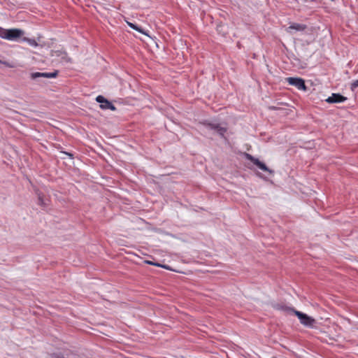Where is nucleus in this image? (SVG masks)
Listing matches in <instances>:
<instances>
[{"mask_svg":"<svg viewBox=\"0 0 358 358\" xmlns=\"http://www.w3.org/2000/svg\"><path fill=\"white\" fill-rule=\"evenodd\" d=\"M357 87H358V80H354L351 83V87H350L352 90H355Z\"/></svg>","mask_w":358,"mask_h":358,"instance_id":"16","label":"nucleus"},{"mask_svg":"<svg viewBox=\"0 0 358 358\" xmlns=\"http://www.w3.org/2000/svg\"><path fill=\"white\" fill-rule=\"evenodd\" d=\"M127 24H128V25H129L131 29H134V30H136L137 31H138V32H140V33H142V34H145V35H146L145 32H144V31H143V30L141 27H138L137 25H136V24H133V23H131V22H127Z\"/></svg>","mask_w":358,"mask_h":358,"instance_id":"12","label":"nucleus"},{"mask_svg":"<svg viewBox=\"0 0 358 358\" xmlns=\"http://www.w3.org/2000/svg\"><path fill=\"white\" fill-rule=\"evenodd\" d=\"M57 74H58V71H55V72H52V73H38V72H36V73H32L31 78H38V77L55 78V77H57Z\"/></svg>","mask_w":358,"mask_h":358,"instance_id":"9","label":"nucleus"},{"mask_svg":"<svg viewBox=\"0 0 358 358\" xmlns=\"http://www.w3.org/2000/svg\"><path fill=\"white\" fill-rule=\"evenodd\" d=\"M347 100V97L336 93H333L331 96H329L326 101L329 103H342Z\"/></svg>","mask_w":358,"mask_h":358,"instance_id":"7","label":"nucleus"},{"mask_svg":"<svg viewBox=\"0 0 358 358\" xmlns=\"http://www.w3.org/2000/svg\"><path fill=\"white\" fill-rule=\"evenodd\" d=\"M1 30H2V28H1V27H0V31H1ZM1 31H0V33H1Z\"/></svg>","mask_w":358,"mask_h":358,"instance_id":"17","label":"nucleus"},{"mask_svg":"<svg viewBox=\"0 0 358 358\" xmlns=\"http://www.w3.org/2000/svg\"><path fill=\"white\" fill-rule=\"evenodd\" d=\"M273 308L276 310H283L287 313H293V310H295L294 308L287 307L282 303H275L273 305Z\"/></svg>","mask_w":358,"mask_h":358,"instance_id":"10","label":"nucleus"},{"mask_svg":"<svg viewBox=\"0 0 358 358\" xmlns=\"http://www.w3.org/2000/svg\"><path fill=\"white\" fill-rule=\"evenodd\" d=\"M0 63L9 68H15L16 64L14 62H9L7 61H2L0 59Z\"/></svg>","mask_w":358,"mask_h":358,"instance_id":"14","label":"nucleus"},{"mask_svg":"<svg viewBox=\"0 0 358 358\" xmlns=\"http://www.w3.org/2000/svg\"><path fill=\"white\" fill-rule=\"evenodd\" d=\"M306 26L302 24L293 23L289 27L286 29V31L289 34H292V31L295 30L296 31H302L305 30Z\"/></svg>","mask_w":358,"mask_h":358,"instance_id":"8","label":"nucleus"},{"mask_svg":"<svg viewBox=\"0 0 358 358\" xmlns=\"http://www.w3.org/2000/svg\"><path fill=\"white\" fill-rule=\"evenodd\" d=\"M0 37L9 41H15L23 35V31L19 29H6L2 28Z\"/></svg>","mask_w":358,"mask_h":358,"instance_id":"1","label":"nucleus"},{"mask_svg":"<svg viewBox=\"0 0 358 358\" xmlns=\"http://www.w3.org/2000/svg\"><path fill=\"white\" fill-rule=\"evenodd\" d=\"M203 124L206 126L207 128L215 130L217 133L222 137H224V134L227 131V128L220 126L218 123L210 122H204Z\"/></svg>","mask_w":358,"mask_h":358,"instance_id":"3","label":"nucleus"},{"mask_svg":"<svg viewBox=\"0 0 358 358\" xmlns=\"http://www.w3.org/2000/svg\"><path fill=\"white\" fill-rule=\"evenodd\" d=\"M286 81L289 85L295 86L298 90H306V86L302 78L289 77L286 78Z\"/></svg>","mask_w":358,"mask_h":358,"instance_id":"4","label":"nucleus"},{"mask_svg":"<svg viewBox=\"0 0 358 358\" xmlns=\"http://www.w3.org/2000/svg\"><path fill=\"white\" fill-rule=\"evenodd\" d=\"M23 41L27 42L31 46L36 47L38 45L37 42L34 38H23Z\"/></svg>","mask_w":358,"mask_h":358,"instance_id":"13","label":"nucleus"},{"mask_svg":"<svg viewBox=\"0 0 358 358\" xmlns=\"http://www.w3.org/2000/svg\"><path fill=\"white\" fill-rule=\"evenodd\" d=\"M146 263L150 264V265H154V266H159V267H162V268H166V269H169V267L167 266H162L160 264H158V263H154L151 261H146Z\"/></svg>","mask_w":358,"mask_h":358,"instance_id":"15","label":"nucleus"},{"mask_svg":"<svg viewBox=\"0 0 358 358\" xmlns=\"http://www.w3.org/2000/svg\"><path fill=\"white\" fill-rule=\"evenodd\" d=\"M71 357H75L74 355H73L69 351H65L63 354H52L50 356V358H71Z\"/></svg>","mask_w":358,"mask_h":358,"instance_id":"11","label":"nucleus"},{"mask_svg":"<svg viewBox=\"0 0 358 358\" xmlns=\"http://www.w3.org/2000/svg\"><path fill=\"white\" fill-rule=\"evenodd\" d=\"M293 313L296 315L300 320V322L306 327H313L315 323V319L298 310H293Z\"/></svg>","mask_w":358,"mask_h":358,"instance_id":"2","label":"nucleus"},{"mask_svg":"<svg viewBox=\"0 0 358 358\" xmlns=\"http://www.w3.org/2000/svg\"><path fill=\"white\" fill-rule=\"evenodd\" d=\"M96 100L97 102L101 103L100 107L102 109H110L111 110H115L116 109L115 106L110 101L106 100L103 96H98L96 98Z\"/></svg>","mask_w":358,"mask_h":358,"instance_id":"6","label":"nucleus"},{"mask_svg":"<svg viewBox=\"0 0 358 358\" xmlns=\"http://www.w3.org/2000/svg\"><path fill=\"white\" fill-rule=\"evenodd\" d=\"M245 157L248 160L252 162L254 164H255L257 166H258V168H259L261 170H262L264 171H266V172H268L269 173H273V171L271 170H270L266 166L265 164H264L263 162H260L258 159H256L255 157H254L251 155L246 153L245 154Z\"/></svg>","mask_w":358,"mask_h":358,"instance_id":"5","label":"nucleus"}]
</instances>
